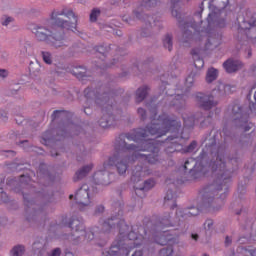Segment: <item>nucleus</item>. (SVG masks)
<instances>
[{"instance_id":"nucleus-49","label":"nucleus","mask_w":256,"mask_h":256,"mask_svg":"<svg viewBox=\"0 0 256 256\" xmlns=\"http://www.w3.org/2000/svg\"><path fill=\"white\" fill-rule=\"evenodd\" d=\"M24 201H27V196L23 194Z\"/></svg>"},{"instance_id":"nucleus-43","label":"nucleus","mask_w":256,"mask_h":256,"mask_svg":"<svg viewBox=\"0 0 256 256\" xmlns=\"http://www.w3.org/2000/svg\"><path fill=\"white\" fill-rule=\"evenodd\" d=\"M253 127V124L249 123L247 126L244 127V131L247 132Z\"/></svg>"},{"instance_id":"nucleus-47","label":"nucleus","mask_w":256,"mask_h":256,"mask_svg":"<svg viewBox=\"0 0 256 256\" xmlns=\"http://www.w3.org/2000/svg\"><path fill=\"white\" fill-rule=\"evenodd\" d=\"M175 207H177V203H175V200H173L172 209H175Z\"/></svg>"},{"instance_id":"nucleus-29","label":"nucleus","mask_w":256,"mask_h":256,"mask_svg":"<svg viewBox=\"0 0 256 256\" xmlns=\"http://www.w3.org/2000/svg\"><path fill=\"white\" fill-rule=\"evenodd\" d=\"M155 5H157V0H142L141 3V7H144V9H151Z\"/></svg>"},{"instance_id":"nucleus-64","label":"nucleus","mask_w":256,"mask_h":256,"mask_svg":"<svg viewBox=\"0 0 256 256\" xmlns=\"http://www.w3.org/2000/svg\"><path fill=\"white\" fill-rule=\"evenodd\" d=\"M46 133H49V131H46Z\"/></svg>"},{"instance_id":"nucleus-6","label":"nucleus","mask_w":256,"mask_h":256,"mask_svg":"<svg viewBox=\"0 0 256 256\" xmlns=\"http://www.w3.org/2000/svg\"><path fill=\"white\" fill-rule=\"evenodd\" d=\"M50 21L52 29H66L75 33L77 31V16L71 9L54 10Z\"/></svg>"},{"instance_id":"nucleus-12","label":"nucleus","mask_w":256,"mask_h":256,"mask_svg":"<svg viewBox=\"0 0 256 256\" xmlns=\"http://www.w3.org/2000/svg\"><path fill=\"white\" fill-rule=\"evenodd\" d=\"M196 101L204 111H209L217 106V102L213 101V95H206L201 92L196 94Z\"/></svg>"},{"instance_id":"nucleus-3","label":"nucleus","mask_w":256,"mask_h":256,"mask_svg":"<svg viewBox=\"0 0 256 256\" xmlns=\"http://www.w3.org/2000/svg\"><path fill=\"white\" fill-rule=\"evenodd\" d=\"M210 168L216 180L213 184L206 186L200 192L203 199V207L219 209L213 203H223L229 193L231 185V172L225 168V154L217 153L216 160L210 162Z\"/></svg>"},{"instance_id":"nucleus-45","label":"nucleus","mask_w":256,"mask_h":256,"mask_svg":"<svg viewBox=\"0 0 256 256\" xmlns=\"http://www.w3.org/2000/svg\"><path fill=\"white\" fill-rule=\"evenodd\" d=\"M192 239H194V241H197L199 239V235L192 234Z\"/></svg>"},{"instance_id":"nucleus-58","label":"nucleus","mask_w":256,"mask_h":256,"mask_svg":"<svg viewBox=\"0 0 256 256\" xmlns=\"http://www.w3.org/2000/svg\"><path fill=\"white\" fill-rule=\"evenodd\" d=\"M47 139H50L49 137L48 138H44V141H47Z\"/></svg>"},{"instance_id":"nucleus-27","label":"nucleus","mask_w":256,"mask_h":256,"mask_svg":"<svg viewBox=\"0 0 256 256\" xmlns=\"http://www.w3.org/2000/svg\"><path fill=\"white\" fill-rule=\"evenodd\" d=\"M24 253H25V247L21 245L15 246L11 251L12 256H22Z\"/></svg>"},{"instance_id":"nucleus-9","label":"nucleus","mask_w":256,"mask_h":256,"mask_svg":"<svg viewBox=\"0 0 256 256\" xmlns=\"http://www.w3.org/2000/svg\"><path fill=\"white\" fill-rule=\"evenodd\" d=\"M183 139H189V134L183 136V134L176 136H169L165 141L166 153H175L176 151H182V153H193L197 149V141H192L189 146L183 147L181 142Z\"/></svg>"},{"instance_id":"nucleus-41","label":"nucleus","mask_w":256,"mask_h":256,"mask_svg":"<svg viewBox=\"0 0 256 256\" xmlns=\"http://www.w3.org/2000/svg\"><path fill=\"white\" fill-rule=\"evenodd\" d=\"M132 256H143V251L142 250H136Z\"/></svg>"},{"instance_id":"nucleus-42","label":"nucleus","mask_w":256,"mask_h":256,"mask_svg":"<svg viewBox=\"0 0 256 256\" xmlns=\"http://www.w3.org/2000/svg\"><path fill=\"white\" fill-rule=\"evenodd\" d=\"M229 245H231V238H229V236H227L225 239V246L227 247Z\"/></svg>"},{"instance_id":"nucleus-19","label":"nucleus","mask_w":256,"mask_h":256,"mask_svg":"<svg viewBox=\"0 0 256 256\" xmlns=\"http://www.w3.org/2000/svg\"><path fill=\"white\" fill-rule=\"evenodd\" d=\"M148 93L149 88L147 86L138 88V90L136 91V103H141L142 101H144Z\"/></svg>"},{"instance_id":"nucleus-4","label":"nucleus","mask_w":256,"mask_h":256,"mask_svg":"<svg viewBox=\"0 0 256 256\" xmlns=\"http://www.w3.org/2000/svg\"><path fill=\"white\" fill-rule=\"evenodd\" d=\"M216 5L214 9L208 14L207 17V27L202 29V33H206L208 37L207 47L209 45H213L214 47H219L221 43L222 36L217 34L215 31L217 29H223V27L227 26V21H229V17L233 15L232 12L227 14V6L229 5V0H216Z\"/></svg>"},{"instance_id":"nucleus-56","label":"nucleus","mask_w":256,"mask_h":256,"mask_svg":"<svg viewBox=\"0 0 256 256\" xmlns=\"http://www.w3.org/2000/svg\"><path fill=\"white\" fill-rule=\"evenodd\" d=\"M84 113H86V115H87V108L84 109Z\"/></svg>"},{"instance_id":"nucleus-18","label":"nucleus","mask_w":256,"mask_h":256,"mask_svg":"<svg viewBox=\"0 0 256 256\" xmlns=\"http://www.w3.org/2000/svg\"><path fill=\"white\" fill-rule=\"evenodd\" d=\"M71 73L74 77H77V79H85V77H87V69L82 66L74 67Z\"/></svg>"},{"instance_id":"nucleus-57","label":"nucleus","mask_w":256,"mask_h":256,"mask_svg":"<svg viewBox=\"0 0 256 256\" xmlns=\"http://www.w3.org/2000/svg\"><path fill=\"white\" fill-rule=\"evenodd\" d=\"M20 177H21V179H23V177H25V175H21Z\"/></svg>"},{"instance_id":"nucleus-14","label":"nucleus","mask_w":256,"mask_h":256,"mask_svg":"<svg viewBox=\"0 0 256 256\" xmlns=\"http://www.w3.org/2000/svg\"><path fill=\"white\" fill-rule=\"evenodd\" d=\"M223 67L227 73H235V71H239V69H241L242 64L238 60L228 59L224 62Z\"/></svg>"},{"instance_id":"nucleus-33","label":"nucleus","mask_w":256,"mask_h":256,"mask_svg":"<svg viewBox=\"0 0 256 256\" xmlns=\"http://www.w3.org/2000/svg\"><path fill=\"white\" fill-rule=\"evenodd\" d=\"M204 228L206 229V231H211V229H213V220H206L204 223Z\"/></svg>"},{"instance_id":"nucleus-44","label":"nucleus","mask_w":256,"mask_h":256,"mask_svg":"<svg viewBox=\"0 0 256 256\" xmlns=\"http://www.w3.org/2000/svg\"><path fill=\"white\" fill-rule=\"evenodd\" d=\"M123 215V211H121V204L118 206V217H121Z\"/></svg>"},{"instance_id":"nucleus-11","label":"nucleus","mask_w":256,"mask_h":256,"mask_svg":"<svg viewBox=\"0 0 256 256\" xmlns=\"http://www.w3.org/2000/svg\"><path fill=\"white\" fill-rule=\"evenodd\" d=\"M75 204L80 211H85L91 207V196L89 195V185L84 184L75 194Z\"/></svg>"},{"instance_id":"nucleus-51","label":"nucleus","mask_w":256,"mask_h":256,"mask_svg":"<svg viewBox=\"0 0 256 256\" xmlns=\"http://www.w3.org/2000/svg\"><path fill=\"white\" fill-rule=\"evenodd\" d=\"M57 155H59V154H57V153L53 154V152H52V157H57Z\"/></svg>"},{"instance_id":"nucleus-28","label":"nucleus","mask_w":256,"mask_h":256,"mask_svg":"<svg viewBox=\"0 0 256 256\" xmlns=\"http://www.w3.org/2000/svg\"><path fill=\"white\" fill-rule=\"evenodd\" d=\"M231 111L234 116L237 115V117H240V118L243 117V110H242L241 106H239V104H234L231 107Z\"/></svg>"},{"instance_id":"nucleus-31","label":"nucleus","mask_w":256,"mask_h":256,"mask_svg":"<svg viewBox=\"0 0 256 256\" xmlns=\"http://www.w3.org/2000/svg\"><path fill=\"white\" fill-rule=\"evenodd\" d=\"M14 19L13 17L11 16H3L1 18V24L4 26V27H7V25H9V23H13Z\"/></svg>"},{"instance_id":"nucleus-54","label":"nucleus","mask_w":256,"mask_h":256,"mask_svg":"<svg viewBox=\"0 0 256 256\" xmlns=\"http://www.w3.org/2000/svg\"><path fill=\"white\" fill-rule=\"evenodd\" d=\"M69 199H73V194H71V195L69 196Z\"/></svg>"},{"instance_id":"nucleus-63","label":"nucleus","mask_w":256,"mask_h":256,"mask_svg":"<svg viewBox=\"0 0 256 256\" xmlns=\"http://www.w3.org/2000/svg\"><path fill=\"white\" fill-rule=\"evenodd\" d=\"M63 223H65V219H63Z\"/></svg>"},{"instance_id":"nucleus-10","label":"nucleus","mask_w":256,"mask_h":256,"mask_svg":"<svg viewBox=\"0 0 256 256\" xmlns=\"http://www.w3.org/2000/svg\"><path fill=\"white\" fill-rule=\"evenodd\" d=\"M68 227L75 231V233H81L78 237H83L86 241H93L95 239V233L99 231L98 227H94L92 231H85V225L83 224V218H72L68 223Z\"/></svg>"},{"instance_id":"nucleus-17","label":"nucleus","mask_w":256,"mask_h":256,"mask_svg":"<svg viewBox=\"0 0 256 256\" xmlns=\"http://www.w3.org/2000/svg\"><path fill=\"white\" fill-rule=\"evenodd\" d=\"M166 98H165V101H169V106L170 107H175V106H177V105H181V99H183V96H181V95H176V96H174L173 97V95H171V94H168L167 92H166Z\"/></svg>"},{"instance_id":"nucleus-50","label":"nucleus","mask_w":256,"mask_h":256,"mask_svg":"<svg viewBox=\"0 0 256 256\" xmlns=\"http://www.w3.org/2000/svg\"><path fill=\"white\" fill-rule=\"evenodd\" d=\"M8 153H11V155H15L14 151H8Z\"/></svg>"},{"instance_id":"nucleus-25","label":"nucleus","mask_w":256,"mask_h":256,"mask_svg":"<svg viewBox=\"0 0 256 256\" xmlns=\"http://www.w3.org/2000/svg\"><path fill=\"white\" fill-rule=\"evenodd\" d=\"M163 45L168 51H172L173 49V36L167 34L163 39Z\"/></svg>"},{"instance_id":"nucleus-52","label":"nucleus","mask_w":256,"mask_h":256,"mask_svg":"<svg viewBox=\"0 0 256 256\" xmlns=\"http://www.w3.org/2000/svg\"><path fill=\"white\" fill-rule=\"evenodd\" d=\"M248 57H251V50H249L248 52Z\"/></svg>"},{"instance_id":"nucleus-32","label":"nucleus","mask_w":256,"mask_h":256,"mask_svg":"<svg viewBox=\"0 0 256 256\" xmlns=\"http://www.w3.org/2000/svg\"><path fill=\"white\" fill-rule=\"evenodd\" d=\"M174 199H175V194H173V191L169 190L166 196L164 197L165 203H167V201H173Z\"/></svg>"},{"instance_id":"nucleus-8","label":"nucleus","mask_w":256,"mask_h":256,"mask_svg":"<svg viewBox=\"0 0 256 256\" xmlns=\"http://www.w3.org/2000/svg\"><path fill=\"white\" fill-rule=\"evenodd\" d=\"M31 30L36 37V41L47 43V45H52V47H55L56 49L66 45L65 39H63V34L53 32V30L45 26L36 25Z\"/></svg>"},{"instance_id":"nucleus-37","label":"nucleus","mask_w":256,"mask_h":256,"mask_svg":"<svg viewBox=\"0 0 256 256\" xmlns=\"http://www.w3.org/2000/svg\"><path fill=\"white\" fill-rule=\"evenodd\" d=\"M49 256H61V249L60 248L54 249Z\"/></svg>"},{"instance_id":"nucleus-39","label":"nucleus","mask_w":256,"mask_h":256,"mask_svg":"<svg viewBox=\"0 0 256 256\" xmlns=\"http://www.w3.org/2000/svg\"><path fill=\"white\" fill-rule=\"evenodd\" d=\"M9 73L5 69H0V77H7Z\"/></svg>"},{"instance_id":"nucleus-1","label":"nucleus","mask_w":256,"mask_h":256,"mask_svg":"<svg viewBox=\"0 0 256 256\" xmlns=\"http://www.w3.org/2000/svg\"><path fill=\"white\" fill-rule=\"evenodd\" d=\"M151 122L145 129L137 128L132 132L126 134L128 141H134L135 144L127 145L124 143L120 150L104 162L103 169H100L93 175V181L96 185H109V169L116 167L119 175H125L129 164L133 163L135 159L144 161L141 165L135 166L132 171L131 181L139 183L145 177L151 175V170L147 165H157L159 163V147L161 143L156 139L167 135V133H174L179 135L181 129V122L175 117L163 113L157 116V109L150 108Z\"/></svg>"},{"instance_id":"nucleus-35","label":"nucleus","mask_w":256,"mask_h":256,"mask_svg":"<svg viewBox=\"0 0 256 256\" xmlns=\"http://www.w3.org/2000/svg\"><path fill=\"white\" fill-rule=\"evenodd\" d=\"M45 169H47V165L40 164L39 169L37 171L38 175H45Z\"/></svg>"},{"instance_id":"nucleus-22","label":"nucleus","mask_w":256,"mask_h":256,"mask_svg":"<svg viewBox=\"0 0 256 256\" xmlns=\"http://www.w3.org/2000/svg\"><path fill=\"white\" fill-rule=\"evenodd\" d=\"M191 55L193 56L194 66L196 67V69H201L203 65H205V62L203 61L202 58L197 57L198 55L197 50H192Z\"/></svg>"},{"instance_id":"nucleus-48","label":"nucleus","mask_w":256,"mask_h":256,"mask_svg":"<svg viewBox=\"0 0 256 256\" xmlns=\"http://www.w3.org/2000/svg\"><path fill=\"white\" fill-rule=\"evenodd\" d=\"M61 135L62 137H65L67 135V131H62Z\"/></svg>"},{"instance_id":"nucleus-40","label":"nucleus","mask_w":256,"mask_h":256,"mask_svg":"<svg viewBox=\"0 0 256 256\" xmlns=\"http://www.w3.org/2000/svg\"><path fill=\"white\" fill-rule=\"evenodd\" d=\"M105 211V207L104 206H98L95 213H103Z\"/></svg>"},{"instance_id":"nucleus-34","label":"nucleus","mask_w":256,"mask_h":256,"mask_svg":"<svg viewBox=\"0 0 256 256\" xmlns=\"http://www.w3.org/2000/svg\"><path fill=\"white\" fill-rule=\"evenodd\" d=\"M138 115L140 116L142 121H144V119H147V111H145V109L143 108H138Z\"/></svg>"},{"instance_id":"nucleus-61","label":"nucleus","mask_w":256,"mask_h":256,"mask_svg":"<svg viewBox=\"0 0 256 256\" xmlns=\"http://www.w3.org/2000/svg\"><path fill=\"white\" fill-rule=\"evenodd\" d=\"M166 183H169V180H166Z\"/></svg>"},{"instance_id":"nucleus-55","label":"nucleus","mask_w":256,"mask_h":256,"mask_svg":"<svg viewBox=\"0 0 256 256\" xmlns=\"http://www.w3.org/2000/svg\"><path fill=\"white\" fill-rule=\"evenodd\" d=\"M201 11H203V2L201 3Z\"/></svg>"},{"instance_id":"nucleus-15","label":"nucleus","mask_w":256,"mask_h":256,"mask_svg":"<svg viewBox=\"0 0 256 256\" xmlns=\"http://www.w3.org/2000/svg\"><path fill=\"white\" fill-rule=\"evenodd\" d=\"M92 169H93V164H89V165L82 167L80 170H78L75 173L73 180L75 182H77V181H81V179H85V177H87V175H89V173Z\"/></svg>"},{"instance_id":"nucleus-16","label":"nucleus","mask_w":256,"mask_h":256,"mask_svg":"<svg viewBox=\"0 0 256 256\" xmlns=\"http://www.w3.org/2000/svg\"><path fill=\"white\" fill-rule=\"evenodd\" d=\"M155 187V180L148 179L144 182L143 187H135V193L138 197H141V193H145V191H149V189H153Z\"/></svg>"},{"instance_id":"nucleus-23","label":"nucleus","mask_w":256,"mask_h":256,"mask_svg":"<svg viewBox=\"0 0 256 256\" xmlns=\"http://www.w3.org/2000/svg\"><path fill=\"white\" fill-rule=\"evenodd\" d=\"M217 75H219V72L215 68H210L206 75V81L207 83H213L215 79H217Z\"/></svg>"},{"instance_id":"nucleus-24","label":"nucleus","mask_w":256,"mask_h":256,"mask_svg":"<svg viewBox=\"0 0 256 256\" xmlns=\"http://www.w3.org/2000/svg\"><path fill=\"white\" fill-rule=\"evenodd\" d=\"M192 164V168L189 169V173L192 177H195V167H197V161H195V159L190 158L189 160H187L184 164V169L185 171H187V165H191Z\"/></svg>"},{"instance_id":"nucleus-60","label":"nucleus","mask_w":256,"mask_h":256,"mask_svg":"<svg viewBox=\"0 0 256 256\" xmlns=\"http://www.w3.org/2000/svg\"><path fill=\"white\" fill-rule=\"evenodd\" d=\"M100 247H103V244H99Z\"/></svg>"},{"instance_id":"nucleus-5","label":"nucleus","mask_w":256,"mask_h":256,"mask_svg":"<svg viewBox=\"0 0 256 256\" xmlns=\"http://www.w3.org/2000/svg\"><path fill=\"white\" fill-rule=\"evenodd\" d=\"M84 95L86 99H94L97 105H102V113L104 116L99 120L100 127L103 129L111 127L113 125V121H115V116L111 114L113 106L109 105L111 97L113 96V91L104 92L103 94H96L95 90L86 88L84 90Z\"/></svg>"},{"instance_id":"nucleus-38","label":"nucleus","mask_w":256,"mask_h":256,"mask_svg":"<svg viewBox=\"0 0 256 256\" xmlns=\"http://www.w3.org/2000/svg\"><path fill=\"white\" fill-rule=\"evenodd\" d=\"M98 53H100L101 55H105V51H107V48L100 46L97 48Z\"/></svg>"},{"instance_id":"nucleus-26","label":"nucleus","mask_w":256,"mask_h":256,"mask_svg":"<svg viewBox=\"0 0 256 256\" xmlns=\"http://www.w3.org/2000/svg\"><path fill=\"white\" fill-rule=\"evenodd\" d=\"M41 55H42V59H43L44 63H46V65H51V63H53V56L51 55L50 52L42 51Z\"/></svg>"},{"instance_id":"nucleus-21","label":"nucleus","mask_w":256,"mask_h":256,"mask_svg":"<svg viewBox=\"0 0 256 256\" xmlns=\"http://www.w3.org/2000/svg\"><path fill=\"white\" fill-rule=\"evenodd\" d=\"M182 119L184 121V129H190V127H193L196 123V119L195 116H188L187 115H183Z\"/></svg>"},{"instance_id":"nucleus-2","label":"nucleus","mask_w":256,"mask_h":256,"mask_svg":"<svg viewBox=\"0 0 256 256\" xmlns=\"http://www.w3.org/2000/svg\"><path fill=\"white\" fill-rule=\"evenodd\" d=\"M201 213V209L192 207L190 209L176 211L175 217L170 213L164 214L157 222L153 223V220L149 218L144 219L145 226H132L129 232V226L125 223V220L120 217H113L104 221L102 224V231L100 233H109L112 229L119 231V240H116L108 251L102 252L104 256H129V253L141 245H145L148 241H153L157 245H168V247L160 250V256L173 255V243L175 239L179 237V234H171L169 227H175L174 231H179V225H181V219L187 217H195Z\"/></svg>"},{"instance_id":"nucleus-62","label":"nucleus","mask_w":256,"mask_h":256,"mask_svg":"<svg viewBox=\"0 0 256 256\" xmlns=\"http://www.w3.org/2000/svg\"><path fill=\"white\" fill-rule=\"evenodd\" d=\"M209 8L212 9V8H211V5H209Z\"/></svg>"},{"instance_id":"nucleus-59","label":"nucleus","mask_w":256,"mask_h":256,"mask_svg":"<svg viewBox=\"0 0 256 256\" xmlns=\"http://www.w3.org/2000/svg\"><path fill=\"white\" fill-rule=\"evenodd\" d=\"M198 175H201V172H197Z\"/></svg>"},{"instance_id":"nucleus-46","label":"nucleus","mask_w":256,"mask_h":256,"mask_svg":"<svg viewBox=\"0 0 256 256\" xmlns=\"http://www.w3.org/2000/svg\"><path fill=\"white\" fill-rule=\"evenodd\" d=\"M136 17H137V19H143V16H141V13H139V12H136Z\"/></svg>"},{"instance_id":"nucleus-36","label":"nucleus","mask_w":256,"mask_h":256,"mask_svg":"<svg viewBox=\"0 0 256 256\" xmlns=\"http://www.w3.org/2000/svg\"><path fill=\"white\" fill-rule=\"evenodd\" d=\"M193 81H194L193 76H188L186 78V87H192L193 86Z\"/></svg>"},{"instance_id":"nucleus-30","label":"nucleus","mask_w":256,"mask_h":256,"mask_svg":"<svg viewBox=\"0 0 256 256\" xmlns=\"http://www.w3.org/2000/svg\"><path fill=\"white\" fill-rule=\"evenodd\" d=\"M99 15H101V10L93 9L91 14H90V21L92 23H95V21H97V17H99Z\"/></svg>"},{"instance_id":"nucleus-7","label":"nucleus","mask_w":256,"mask_h":256,"mask_svg":"<svg viewBox=\"0 0 256 256\" xmlns=\"http://www.w3.org/2000/svg\"><path fill=\"white\" fill-rule=\"evenodd\" d=\"M235 27L239 35H241V39L253 41V39H256V14L247 10L237 17V25Z\"/></svg>"},{"instance_id":"nucleus-53","label":"nucleus","mask_w":256,"mask_h":256,"mask_svg":"<svg viewBox=\"0 0 256 256\" xmlns=\"http://www.w3.org/2000/svg\"><path fill=\"white\" fill-rule=\"evenodd\" d=\"M26 180H27V181H30V180H31V178H29V176H26Z\"/></svg>"},{"instance_id":"nucleus-20","label":"nucleus","mask_w":256,"mask_h":256,"mask_svg":"<svg viewBox=\"0 0 256 256\" xmlns=\"http://www.w3.org/2000/svg\"><path fill=\"white\" fill-rule=\"evenodd\" d=\"M69 117H71V113L63 110H56L52 114V121L55 119H64L65 121H69Z\"/></svg>"},{"instance_id":"nucleus-13","label":"nucleus","mask_w":256,"mask_h":256,"mask_svg":"<svg viewBox=\"0 0 256 256\" xmlns=\"http://www.w3.org/2000/svg\"><path fill=\"white\" fill-rule=\"evenodd\" d=\"M171 4H172V15L173 17H176V19H178L179 22V26L183 27L184 29L185 27H189V23L185 22L184 24L181 22V13L179 12V5H181V0H171Z\"/></svg>"}]
</instances>
